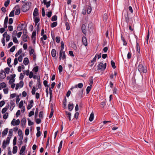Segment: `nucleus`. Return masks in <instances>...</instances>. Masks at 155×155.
Listing matches in <instances>:
<instances>
[{"mask_svg": "<svg viewBox=\"0 0 155 155\" xmlns=\"http://www.w3.org/2000/svg\"><path fill=\"white\" fill-rule=\"evenodd\" d=\"M61 50L60 51V52H62L63 51V49L64 48V42L63 41H61Z\"/></svg>", "mask_w": 155, "mask_h": 155, "instance_id": "393cba45", "label": "nucleus"}, {"mask_svg": "<svg viewBox=\"0 0 155 155\" xmlns=\"http://www.w3.org/2000/svg\"><path fill=\"white\" fill-rule=\"evenodd\" d=\"M74 107L73 104H68V108L69 110L71 111Z\"/></svg>", "mask_w": 155, "mask_h": 155, "instance_id": "4be33fe9", "label": "nucleus"}, {"mask_svg": "<svg viewBox=\"0 0 155 155\" xmlns=\"http://www.w3.org/2000/svg\"><path fill=\"white\" fill-rule=\"evenodd\" d=\"M65 113H66V115H68L67 117L68 118L69 121H71V113L70 112H68L67 111H65Z\"/></svg>", "mask_w": 155, "mask_h": 155, "instance_id": "7c9ffc66", "label": "nucleus"}, {"mask_svg": "<svg viewBox=\"0 0 155 155\" xmlns=\"http://www.w3.org/2000/svg\"><path fill=\"white\" fill-rule=\"evenodd\" d=\"M17 139V137L16 136L15 137L13 142V144L14 146H15L16 144Z\"/></svg>", "mask_w": 155, "mask_h": 155, "instance_id": "49530a36", "label": "nucleus"}, {"mask_svg": "<svg viewBox=\"0 0 155 155\" xmlns=\"http://www.w3.org/2000/svg\"><path fill=\"white\" fill-rule=\"evenodd\" d=\"M65 26L67 30H68L70 29L69 24L68 22H66L65 23Z\"/></svg>", "mask_w": 155, "mask_h": 155, "instance_id": "37998d69", "label": "nucleus"}, {"mask_svg": "<svg viewBox=\"0 0 155 155\" xmlns=\"http://www.w3.org/2000/svg\"><path fill=\"white\" fill-rule=\"evenodd\" d=\"M121 38L122 40L123 41V45H126L127 44V42L125 41L124 37L122 35L121 36Z\"/></svg>", "mask_w": 155, "mask_h": 155, "instance_id": "ea45409f", "label": "nucleus"}, {"mask_svg": "<svg viewBox=\"0 0 155 155\" xmlns=\"http://www.w3.org/2000/svg\"><path fill=\"white\" fill-rule=\"evenodd\" d=\"M136 48L138 52L140 53V46L138 43L137 42H136Z\"/></svg>", "mask_w": 155, "mask_h": 155, "instance_id": "c756f323", "label": "nucleus"}, {"mask_svg": "<svg viewBox=\"0 0 155 155\" xmlns=\"http://www.w3.org/2000/svg\"><path fill=\"white\" fill-rule=\"evenodd\" d=\"M83 90L80 91L79 93L78 94V97H80L81 98L83 97Z\"/></svg>", "mask_w": 155, "mask_h": 155, "instance_id": "a878e982", "label": "nucleus"}, {"mask_svg": "<svg viewBox=\"0 0 155 155\" xmlns=\"http://www.w3.org/2000/svg\"><path fill=\"white\" fill-rule=\"evenodd\" d=\"M83 86V84L82 83H80L78 84H76L75 85V87L77 88L78 87L79 88H81Z\"/></svg>", "mask_w": 155, "mask_h": 155, "instance_id": "2f4dec72", "label": "nucleus"}, {"mask_svg": "<svg viewBox=\"0 0 155 155\" xmlns=\"http://www.w3.org/2000/svg\"><path fill=\"white\" fill-rule=\"evenodd\" d=\"M35 121L36 123L37 124H39L41 123V119L40 118H35Z\"/></svg>", "mask_w": 155, "mask_h": 155, "instance_id": "58836bf2", "label": "nucleus"}, {"mask_svg": "<svg viewBox=\"0 0 155 155\" xmlns=\"http://www.w3.org/2000/svg\"><path fill=\"white\" fill-rule=\"evenodd\" d=\"M16 48L15 46H14L12 47L10 49L9 51L11 52H13L15 50Z\"/></svg>", "mask_w": 155, "mask_h": 155, "instance_id": "69168bd1", "label": "nucleus"}, {"mask_svg": "<svg viewBox=\"0 0 155 155\" xmlns=\"http://www.w3.org/2000/svg\"><path fill=\"white\" fill-rule=\"evenodd\" d=\"M43 37L41 38L40 41H43V40H46L47 38V37L45 34L42 35Z\"/></svg>", "mask_w": 155, "mask_h": 155, "instance_id": "de8ad7c7", "label": "nucleus"}, {"mask_svg": "<svg viewBox=\"0 0 155 155\" xmlns=\"http://www.w3.org/2000/svg\"><path fill=\"white\" fill-rule=\"evenodd\" d=\"M92 10V9L91 6H88L87 8V12L88 14H89L91 12Z\"/></svg>", "mask_w": 155, "mask_h": 155, "instance_id": "b1692460", "label": "nucleus"}, {"mask_svg": "<svg viewBox=\"0 0 155 155\" xmlns=\"http://www.w3.org/2000/svg\"><path fill=\"white\" fill-rule=\"evenodd\" d=\"M62 54H63V56L62 57V59L65 61L66 58V56L65 55V51H62Z\"/></svg>", "mask_w": 155, "mask_h": 155, "instance_id": "13d9d810", "label": "nucleus"}, {"mask_svg": "<svg viewBox=\"0 0 155 155\" xmlns=\"http://www.w3.org/2000/svg\"><path fill=\"white\" fill-rule=\"evenodd\" d=\"M18 136L20 137V138L18 139L19 140H23V134L22 133V132L21 130L19 129L18 130Z\"/></svg>", "mask_w": 155, "mask_h": 155, "instance_id": "423d86ee", "label": "nucleus"}, {"mask_svg": "<svg viewBox=\"0 0 155 155\" xmlns=\"http://www.w3.org/2000/svg\"><path fill=\"white\" fill-rule=\"evenodd\" d=\"M36 91V88L35 86H34L31 91V93L32 95L35 94Z\"/></svg>", "mask_w": 155, "mask_h": 155, "instance_id": "338daca9", "label": "nucleus"}, {"mask_svg": "<svg viewBox=\"0 0 155 155\" xmlns=\"http://www.w3.org/2000/svg\"><path fill=\"white\" fill-rule=\"evenodd\" d=\"M23 27H22L21 24H20L18 25L17 29L18 31H21L23 29Z\"/></svg>", "mask_w": 155, "mask_h": 155, "instance_id": "72a5a7b5", "label": "nucleus"}, {"mask_svg": "<svg viewBox=\"0 0 155 155\" xmlns=\"http://www.w3.org/2000/svg\"><path fill=\"white\" fill-rule=\"evenodd\" d=\"M57 25V22H54L51 24V28H54L56 27Z\"/></svg>", "mask_w": 155, "mask_h": 155, "instance_id": "a19ab883", "label": "nucleus"}, {"mask_svg": "<svg viewBox=\"0 0 155 155\" xmlns=\"http://www.w3.org/2000/svg\"><path fill=\"white\" fill-rule=\"evenodd\" d=\"M111 66H112V67L114 69H115L116 68V66L115 65V63L114 61H113L112 60V61H111Z\"/></svg>", "mask_w": 155, "mask_h": 155, "instance_id": "a18cd8bd", "label": "nucleus"}, {"mask_svg": "<svg viewBox=\"0 0 155 155\" xmlns=\"http://www.w3.org/2000/svg\"><path fill=\"white\" fill-rule=\"evenodd\" d=\"M11 59L10 58H8L7 61V63L8 66L10 68L12 67V65L10 64V63L11 62Z\"/></svg>", "mask_w": 155, "mask_h": 155, "instance_id": "cd10ccee", "label": "nucleus"}, {"mask_svg": "<svg viewBox=\"0 0 155 155\" xmlns=\"http://www.w3.org/2000/svg\"><path fill=\"white\" fill-rule=\"evenodd\" d=\"M91 87L90 86H88L86 89V93L87 94H88L89 93L90 91L91 90Z\"/></svg>", "mask_w": 155, "mask_h": 155, "instance_id": "8fccbe9b", "label": "nucleus"}, {"mask_svg": "<svg viewBox=\"0 0 155 155\" xmlns=\"http://www.w3.org/2000/svg\"><path fill=\"white\" fill-rule=\"evenodd\" d=\"M13 41L16 43H18V41L17 40L16 37H12Z\"/></svg>", "mask_w": 155, "mask_h": 155, "instance_id": "052dcab7", "label": "nucleus"}, {"mask_svg": "<svg viewBox=\"0 0 155 155\" xmlns=\"http://www.w3.org/2000/svg\"><path fill=\"white\" fill-rule=\"evenodd\" d=\"M43 111H41L39 112V117L41 119H42L43 117Z\"/></svg>", "mask_w": 155, "mask_h": 155, "instance_id": "f704fd0d", "label": "nucleus"}, {"mask_svg": "<svg viewBox=\"0 0 155 155\" xmlns=\"http://www.w3.org/2000/svg\"><path fill=\"white\" fill-rule=\"evenodd\" d=\"M27 24H26V26L25 27L24 29H23V33L24 34H26L27 33Z\"/></svg>", "mask_w": 155, "mask_h": 155, "instance_id": "79ce46f5", "label": "nucleus"}, {"mask_svg": "<svg viewBox=\"0 0 155 155\" xmlns=\"http://www.w3.org/2000/svg\"><path fill=\"white\" fill-rule=\"evenodd\" d=\"M38 108H37L36 109V110H35V118H36L38 116Z\"/></svg>", "mask_w": 155, "mask_h": 155, "instance_id": "3c124183", "label": "nucleus"}, {"mask_svg": "<svg viewBox=\"0 0 155 155\" xmlns=\"http://www.w3.org/2000/svg\"><path fill=\"white\" fill-rule=\"evenodd\" d=\"M94 118V114L92 112L90 114V117L89 118V120L90 121H93Z\"/></svg>", "mask_w": 155, "mask_h": 155, "instance_id": "c85d7f7f", "label": "nucleus"}, {"mask_svg": "<svg viewBox=\"0 0 155 155\" xmlns=\"http://www.w3.org/2000/svg\"><path fill=\"white\" fill-rule=\"evenodd\" d=\"M48 81L46 80H45L43 81V84L45 87H47V88L49 87V85L48 84Z\"/></svg>", "mask_w": 155, "mask_h": 155, "instance_id": "6e6d98bb", "label": "nucleus"}, {"mask_svg": "<svg viewBox=\"0 0 155 155\" xmlns=\"http://www.w3.org/2000/svg\"><path fill=\"white\" fill-rule=\"evenodd\" d=\"M37 85L38 87V88L36 89V90H37L38 88H41V84L40 82V76H39V78L38 77V83Z\"/></svg>", "mask_w": 155, "mask_h": 155, "instance_id": "2eb2a0df", "label": "nucleus"}, {"mask_svg": "<svg viewBox=\"0 0 155 155\" xmlns=\"http://www.w3.org/2000/svg\"><path fill=\"white\" fill-rule=\"evenodd\" d=\"M21 38H22L23 41L25 42L27 41V38H28L29 39V37H28V35L26 34H24L22 35Z\"/></svg>", "mask_w": 155, "mask_h": 155, "instance_id": "0eeeda50", "label": "nucleus"}, {"mask_svg": "<svg viewBox=\"0 0 155 155\" xmlns=\"http://www.w3.org/2000/svg\"><path fill=\"white\" fill-rule=\"evenodd\" d=\"M31 39L33 40V38H36V31L35 30L32 32L31 35Z\"/></svg>", "mask_w": 155, "mask_h": 155, "instance_id": "5701e85b", "label": "nucleus"}, {"mask_svg": "<svg viewBox=\"0 0 155 155\" xmlns=\"http://www.w3.org/2000/svg\"><path fill=\"white\" fill-rule=\"evenodd\" d=\"M107 15L106 13L104 14L103 16V19L104 20H105V21H106L107 19Z\"/></svg>", "mask_w": 155, "mask_h": 155, "instance_id": "864d4df0", "label": "nucleus"}, {"mask_svg": "<svg viewBox=\"0 0 155 155\" xmlns=\"http://www.w3.org/2000/svg\"><path fill=\"white\" fill-rule=\"evenodd\" d=\"M17 34V31L16 30H14L13 31L12 34V37H14L15 36L16 37Z\"/></svg>", "mask_w": 155, "mask_h": 155, "instance_id": "680f3d73", "label": "nucleus"}, {"mask_svg": "<svg viewBox=\"0 0 155 155\" xmlns=\"http://www.w3.org/2000/svg\"><path fill=\"white\" fill-rule=\"evenodd\" d=\"M26 123V120L25 117H23L21 121V125L22 127H24Z\"/></svg>", "mask_w": 155, "mask_h": 155, "instance_id": "f8f14e48", "label": "nucleus"}, {"mask_svg": "<svg viewBox=\"0 0 155 155\" xmlns=\"http://www.w3.org/2000/svg\"><path fill=\"white\" fill-rule=\"evenodd\" d=\"M23 72H24L23 74L24 75L26 74L27 76L29 75V70L28 69L27 70H23Z\"/></svg>", "mask_w": 155, "mask_h": 155, "instance_id": "4c0bfd02", "label": "nucleus"}, {"mask_svg": "<svg viewBox=\"0 0 155 155\" xmlns=\"http://www.w3.org/2000/svg\"><path fill=\"white\" fill-rule=\"evenodd\" d=\"M8 113L6 112L3 115V117L4 119H6L8 117Z\"/></svg>", "mask_w": 155, "mask_h": 155, "instance_id": "603ef678", "label": "nucleus"}, {"mask_svg": "<svg viewBox=\"0 0 155 155\" xmlns=\"http://www.w3.org/2000/svg\"><path fill=\"white\" fill-rule=\"evenodd\" d=\"M97 67L98 70L102 69V70H104L103 64L102 62H100V63L98 65Z\"/></svg>", "mask_w": 155, "mask_h": 155, "instance_id": "ddd939ff", "label": "nucleus"}, {"mask_svg": "<svg viewBox=\"0 0 155 155\" xmlns=\"http://www.w3.org/2000/svg\"><path fill=\"white\" fill-rule=\"evenodd\" d=\"M51 55L53 57H55L56 56V51L55 49H52L51 51Z\"/></svg>", "mask_w": 155, "mask_h": 155, "instance_id": "6ab92c4d", "label": "nucleus"}, {"mask_svg": "<svg viewBox=\"0 0 155 155\" xmlns=\"http://www.w3.org/2000/svg\"><path fill=\"white\" fill-rule=\"evenodd\" d=\"M23 101H21L20 102L19 105L18 107L19 108H21L22 107H23Z\"/></svg>", "mask_w": 155, "mask_h": 155, "instance_id": "0e129e2a", "label": "nucleus"}, {"mask_svg": "<svg viewBox=\"0 0 155 155\" xmlns=\"http://www.w3.org/2000/svg\"><path fill=\"white\" fill-rule=\"evenodd\" d=\"M29 54L30 55H31L32 54H33L34 53V49L32 48V47L31 46H29Z\"/></svg>", "mask_w": 155, "mask_h": 155, "instance_id": "9b49d317", "label": "nucleus"}, {"mask_svg": "<svg viewBox=\"0 0 155 155\" xmlns=\"http://www.w3.org/2000/svg\"><path fill=\"white\" fill-rule=\"evenodd\" d=\"M39 15L38 11V9L36 8H35L33 13V15L34 17H36Z\"/></svg>", "mask_w": 155, "mask_h": 155, "instance_id": "9d476101", "label": "nucleus"}, {"mask_svg": "<svg viewBox=\"0 0 155 155\" xmlns=\"http://www.w3.org/2000/svg\"><path fill=\"white\" fill-rule=\"evenodd\" d=\"M15 12V10H12L10 13L9 16V17H13L14 16V12Z\"/></svg>", "mask_w": 155, "mask_h": 155, "instance_id": "774afa93", "label": "nucleus"}, {"mask_svg": "<svg viewBox=\"0 0 155 155\" xmlns=\"http://www.w3.org/2000/svg\"><path fill=\"white\" fill-rule=\"evenodd\" d=\"M29 63V61L28 58H24L23 61V63L25 65H27Z\"/></svg>", "mask_w": 155, "mask_h": 155, "instance_id": "f3484780", "label": "nucleus"}, {"mask_svg": "<svg viewBox=\"0 0 155 155\" xmlns=\"http://www.w3.org/2000/svg\"><path fill=\"white\" fill-rule=\"evenodd\" d=\"M8 128H5L4 130L2 132V137H3L5 135H6L8 132Z\"/></svg>", "mask_w": 155, "mask_h": 155, "instance_id": "aec40b11", "label": "nucleus"}, {"mask_svg": "<svg viewBox=\"0 0 155 155\" xmlns=\"http://www.w3.org/2000/svg\"><path fill=\"white\" fill-rule=\"evenodd\" d=\"M30 6L27 5V3H25L21 7V10L24 12H26L29 10Z\"/></svg>", "mask_w": 155, "mask_h": 155, "instance_id": "f03ea898", "label": "nucleus"}, {"mask_svg": "<svg viewBox=\"0 0 155 155\" xmlns=\"http://www.w3.org/2000/svg\"><path fill=\"white\" fill-rule=\"evenodd\" d=\"M43 3L44 5H46L47 8H48L50 5V4L47 2V0H43Z\"/></svg>", "mask_w": 155, "mask_h": 155, "instance_id": "c9c22d12", "label": "nucleus"}, {"mask_svg": "<svg viewBox=\"0 0 155 155\" xmlns=\"http://www.w3.org/2000/svg\"><path fill=\"white\" fill-rule=\"evenodd\" d=\"M10 68H9L7 67L5 68V72L7 74H9L10 71Z\"/></svg>", "mask_w": 155, "mask_h": 155, "instance_id": "bf43d9fd", "label": "nucleus"}, {"mask_svg": "<svg viewBox=\"0 0 155 155\" xmlns=\"http://www.w3.org/2000/svg\"><path fill=\"white\" fill-rule=\"evenodd\" d=\"M93 77H91L90 78V83L89 84L90 85V86L92 87L93 84V80L92 79Z\"/></svg>", "mask_w": 155, "mask_h": 155, "instance_id": "5fc2aeb1", "label": "nucleus"}, {"mask_svg": "<svg viewBox=\"0 0 155 155\" xmlns=\"http://www.w3.org/2000/svg\"><path fill=\"white\" fill-rule=\"evenodd\" d=\"M9 107V103H7V105L6 107L4 108L2 110V113L3 114L5 113V112L7 110Z\"/></svg>", "mask_w": 155, "mask_h": 155, "instance_id": "1a4fd4ad", "label": "nucleus"}, {"mask_svg": "<svg viewBox=\"0 0 155 155\" xmlns=\"http://www.w3.org/2000/svg\"><path fill=\"white\" fill-rule=\"evenodd\" d=\"M7 144L6 143L5 140H4L3 142L2 145V147L3 149L5 148L6 147Z\"/></svg>", "mask_w": 155, "mask_h": 155, "instance_id": "e2e57ef3", "label": "nucleus"}, {"mask_svg": "<svg viewBox=\"0 0 155 155\" xmlns=\"http://www.w3.org/2000/svg\"><path fill=\"white\" fill-rule=\"evenodd\" d=\"M6 73L3 70H1V72H0V78L2 79H4L6 77Z\"/></svg>", "mask_w": 155, "mask_h": 155, "instance_id": "20e7f679", "label": "nucleus"}, {"mask_svg": "<svg viewBox=\"0 0 155 155\" xmlns=\"http://www.w3.org/2000/svg\"><path fill=\"white\" fill-rule=\"evenodd\" d=\"M124 16L125 21L127 24H128L130 21V19L129 17L128 14L127 12L126 14H124Z\"/></svg>", "mask_w": 155, "mask_h": 155, "instance_id": "39448f33", "label": "nucleus"}, {"mask_svg": "<svg viewBox=\"0 0 155 155\" xmlns=\"http://www.w3.org/2000/svg\"><path fill=\"white\" fill-rule=\"evenodd\" d=\"M93 28V24L92 22H90L89 23L88 25V30L90 31L92 30Z\"/></svg>", "mask_w": 155, "mask_h": 155, "instance_id": "a211bd4d", "label": "nucleus"}, {"mask_svg": "<svg viewBox=\"0 0 155 155\" xmlns=\"http://www.w3.org/2000/svg\"><path fill=\"white\" fill-rule=\"evenodd\" d=\"M54 110L53 108L52 107V108H51V112L49 116V118H51L52 117L53 115V113H54Z\"/></svg>", "mask_w": 155, "mask_h": 155, "instance_id": "c03bdc74", "label": "nucleus"}, {"mask_svg": "<svg viewBox=\"0 0 155 155\" xmlns=\"http://www.w3.org/2000/svg\"><path fill=\"white\" fill-rule=\"evenodd\" d=\"M138 69L140 73H146L147 71V67L144 66L141 62L140 63V64L138 66Z\"/></svg>", "mask_w": 155, "mask_h": 155, "instance_id": "f257e3e1", "label": "nucleus"}, {"mask_svg": "<svg viewBox=\"0 0 155 155\" xmlns=\"http://www.w3.org/2000/svg\"><path fill=\"white\" fill-rule=\"evenodd\" d=\"M22 52V49L21 48L15 54V57L16 58L18 56V55H19L21 54Z\"/></svg>", "mask_w": 155, "mask_h": 155, "instance_id": "473e14b6", "label": "nucleus"}, {"mask_svg": "<svg viewBox=\"0 0 155 155\" xmlns=\"http://www.w3.org/2000/svg\"><path fill=\"white\" fill-rule=\"evenodd\" d=\"M10 2V0H7L5 1L4 3V6L6 7H7L9 5Z\"/></svg>", "mask_w": 155, "mask_h": 155, "instance_id": "09e8293b", "label": "nucleus"}, {"mask_svg": "<svg viewBox=\"0 0 155 155\" xmlns=\"http://www.w3.org/2000/svg\"><path fill=\"white\" fill-rule=\"evenodd\" d=\"M82 41L83 44L85 46H87V43L86 37L85 36H83L82 38Z\"/></svg>", "mask_w": 155, "mask_h": 155, "instance_id": "4468645a", "label": "nucleus"}, {"mask_svg": "<svg viewBox=\"0 0 155 155\" xmlns=\"http://www.w3.org/2000/svg\"><path fill=\"white\" fill-rule=\"evenodd\" d=\"M18 150V147L17 146H15L13 149L12 153L13 154L16 153Z\"/></svg>", "mask_w": 155, "mask_h": 155, "instance_id": "bb28decb", "label": "nucleus"}, {"mask_svg": "<svg viewBox=\"0 0 155 155\" xmlns=\"http://www.w3.org/2000/svg\"><path fill=\"white\" fill-rule=\"evenodd\" d=\"M34 19L35 24V25L36 26L38 24V23L40 21V18L38 17H34Z\"/></svg>", "mask_w": 155, "mask_h": 155, "instance_id": "dca6fc26", "label": "nucleus"}, {"mask_svg": "<svg viewBox=\"0 0 155 155\" xmlns=\"http://www.w3.org/2000/svg\"><path fill=\"white\" fill-rule=\"evenodd\" d=\"M82 31L83 34L86 35L87 32L85 24H83L81 26Z\"/></svg>", "mask_w": 155, "mask_h": 155, "instance_id": "6e6552de", "label": "nucleus"}, {"mask_svg": "<svg viewBox=\"0 0 155 155\" xmlns=\"http://www.w3.org/2000/svg\"><path fill=\"white\" fill-rule=\"evenodd\" d=\"M39 67L38 66H36L35 67L32 69V71L36 74L38 71Z\"/></svg>", "mask_w": 155, "mask_h": 155, "instance_id": "412c9836", "label": "nucleus"}, {"mask_svg": "<svg viewBox=\"0 0 155 155\" xmlns=\"http://www.w3.org/2000/svg\"><path fill=\"white\" fill-rule=\"evenodd\" d=\"M25 135L26 136H28L29 133V130L28 127L26 128L25 131Z\"/></svg>", "mask_w": 155, "mask_h": 155, "instance_id": "4d7b16f0", "label": "nucleus"}, {"mask_svg": "<svg viewBox=\"0 0 155 155\" xmlns=\"http://www.w3.org/2000/svg\"><path fill=\"white\" fill-rule=\"evenodd\" d=\"M57 16L56 15H54L52 17L51 20L53 21H55L57 20Z\"/></svg>", "mask_w": 155, "mask_h": 155, "instance_id": "e433bc0d", "label": "nucleus"}, {"mask_svg": "<svg viewBox=\"0 0 155 155\" xmlns=\"http://www.w3.org/2000/svg\"><path fill=\"white\" fill-rule=\"evenodd\" d=\"M16 8V9L15 12V15H19L20 13L21 9L19 7V6L18 5H16L13 8V9H15V8Z\"/></svg>", "mask_w": 155, "mask_h": 155, "instance_id": "7ed1b4c3", "label": "nucleus"}]
</instances>
